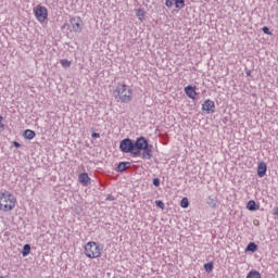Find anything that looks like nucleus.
Masks as SVG:
<instances>
[{
  "label": "nucleus",
  "instance_id": "obj_1",
  "mask_svg": "<svg viewBox=\"0 0 278 278\" xmlns=\"http://www.w3.org/2000/svg\"><path fill=\"white\" fill-rule=\"evenodd\" d=\"M113 94L117 103H131L134 99V89L125 83H117Z\"/></svg>",
  "mask_w": 278,
  "mask_h": 278
},
{
  "label": "nucleus",
  "instance_id": "obj_2",
  "mask_svg": "<svg viewBox=\"0 0 278 278\" xmlns=\"http://www.w3.org/2000/svg\"><path fill=\"white\" fill-rule=\"evenodd\" d=\"M135 157H142V160H151L153 157V144L149 143V139L140 137L139 146L137 147Z\"/></svg>",
  "mask_w": 278,
  "mask_h": 278
},
{
  "label": "nucleus",
  "instance_id": "obj_3",
  "mask_svg": "<svg viewBox=\"0 0 278 278\" xmlns=\"http://www.w3.org/2000/svg\"><path fill=\"white\" fill-rule=\"evenodd\" d=\"M16 207V198L9 191L0 192V210L12 212Z\"/></svg>",
  "mask_w": 278,
  "mask_h": 278
},
{
  "label": "nucleus",
  "instance_id": "obj_4",
  "mask_svg": "<svg viewBox=\"0 0 278 278\" xmlns=\"http://www.w3.org/2000/svg\"><path fill=\"white\" fill-rule=\"evenodd\" d=\"M140 144V137L136 139V141L131 140L130 138L123 139L119 142V149L122 153H130L132 157L138 155V146Z\"/></svg>",
  "mask_w": 278,
  "mask_h": 278
},
{
  "label": "nucleus",
  "instance_id": "obj_5",
  "mask_svg": "<svg viewBox=\"0 0 278 278\" xmlns=\"http://www.w3.org/2000/svg\"><path fill=\"white\" fill-rule=\"evenodd\" d=\"M101 251H103V247L94 241H90L85 245V255L89 257V260L101 257Z\"/></svg>",
  "mask_w": 278,
  "mask_h": 278
},
{
  "label": "nucleus",
  "instance_id": "obj_6",
  "mask_svg": "<svg viewBox=\"0 0 278 278\" xmlns=\"http://www.w3.org/2000/svg\"><path fill=\"white\" fill-rule=\"evenodd\" d=\"M35 16L37 21H40V23H43V21H47L49 16V11H47V7L37 5L35 9Z\"/></svg>",
  "mask_w": 278,
  "mask_h": 278
},
{
  "label": "nucleus",
  "instance_id": "obj_7",
  "mask_svg": "<svg viewBox=\"0 0 278 278\" xmlns=\"http://www.w3.org/2000/svg\"><path fill=\"white\" fill-rule=\"evenodd\" d=\"M202 112H204V114H214V112H216V104L214 101L210 99L205 100L202 104Z\"/></svg>",
  "mask_w": 278,
  "mask_h": 278
},
{
  "label": "nucleus",
  "instance_id": "obj_8",
  "mask_svg": "<svg viewBox=\"0 0 278 278\" xmlns=\"http://www.w3.org/2000/svg\"><path fill=\"white\" fill-rule=\"evenodd\" d=\"M73 31L76 34H81V17H72L70 20Z\"/></svg>",
  "mask_w": 278,
  "mask_h": 278
},
{
  "label": "nucleus",
  "instance_id": "obj_9",
  "mask_svg": "<svg viewBox=\"0 0 278 278\" xmlns=\"http://www.w3.org/2000/svg\"><path fill=\"white\" fill-rule=\"evenodd\" d=\"M185 94H187L189 99H197V88L188 85L187 87H185Z\"/></svg>",
  "mask_w": 278,
  "mask_h": 278
},
{
  "label": "nucleus",
  "instance_id": "obj_10",
  "mask_svg": "<svg viewBox=\"0 0 278 278\" xmlns=\"http://www.w3.org/2000/svg\"><path fill=\"white\" fill-rule=\"evenodd\" d=\"M131 167V163L129 162H119L115 168L116 173H125L127 168Z\"/></svg>",
  "mask_w": 278,
  "mask_h": 278
},
{
  "label": "nucleus",
  "instance_id": "obj_11",
  "mask_svg": "<svg viewBox=\"0 0 278 278\" xmlns=\"http://www.w3.org/2000/svg\"><path fill=\"white\" fill-rule=\"evenodd\" d=\"M267 170H268V166L264 162H261L257 166L258 177H265Z\"/></svg>",
  "mask_w": 278,
  "mask_h": 278
},
{
  "label": "nucleus",
  "instance_id": "obj_12",
  "mask_svg": "<svg viewBox=\"0 0 278 278\" xmlns=\"http://www.w3.org/2000/svg\"><path fill=\"white\" fill-rule=\"evenodd\" d=\"M78 181L83 186H88L90 184V176H88V173H81L78 176Z\"/></svg>",
  "mask_w": 278,
  "mask_h": 278
},
{
  "label": "nucleus",
  "instance_id": "obj_13",
  "mask_svg": "<svg viewBox=\"0 0 278 278\" xmlns=\"http://www.w3.org/2000/svg\"><path fill=\"white\" fill-rule=\"evenodd\" d=\"M247 208L250 212H257V210H260V206L257 205V203L255 202V200H250L247 204Z\"/></svg>",
  "mask_w": 278,
  "mask_h": 278
},
{
  "label": "nucleus",
  "instance_id": "obj_14",
  "mask_svg": "<svg viewBox=\"0 0 278 278\" xmlns=\"http://www.w3.org/2000/svg\"><path fill=\"white\" fill-rule=\"evenodd\" d=\"M24 138H26V140H34V138H36V131L31 129H26L24 131Z\"/></svg>",
  "mask_w": 278,
  "mask_h": 278
},
{
  "label": "nucleus",
  "instance_id": "obj_15",
  "mask_svg": "<svg viewBox=\"0 0 278 278\" xmlns=\"http://www.w3.org/2000/svg\"><path fill=\"white\" fill-rule=\"evenodd\" d=\"M206 203H207V205H210L212 208H214V207H216V204L218 203V200L216 199V197L210 195V197L206 199Z\"/></svg>",
  "mask_w": 278,
  "mask_h": 278
},
{
  "label": "nucleus",
  "instance_id": "obj_16",
  "mask_svg": "<svg viewBox=\"0 0 278 278\" xmlns=\"http://www.w3.org/2000/svg\"><path fill=\"white\" fill-rule=\"evenodd\" d=\"M257 251V244L255 242H250L245 248V253H255Z\"/></svg>",
  "mask_w": 278,
  "mask_h": 278
},
{
  "label": "nucleus",
  "instance_id": "obj_17",
  "mask_svg": "<svg viewBox=\"0 0 278 278\" xmlns=\"http://www.w3.org/2000/svg\"><path fill=\"white\" fill-rule=\"evenodd\" d=\"M31 253V245L29 243L24 244L22 250L23 257H27Z\"/></svg>",
  "mask_w": 278,
  "mask_h": 278
},
{
  "label": "nucleus",
  "instance_id": "obj_18",
  "mask_svg": "<svg viewBox=\"0 0 278 278\" xmlns=\"http://www.w3.org/2000/svg\"><path fill=\"white\" fill-rule=\"evenodd\" d=\"M174 5L177 10H184L186 8V0H174Z\"/></svg>",
  "mask_w": 278,
  "mask_h": 278
},
{
  "label": "nucleus",
  "instance_id": "obj_19",
  "mask_svg": "<svg viewBox=\"0 0 278 278\" xmlns=\"http://www.w3.org/2000/svg\"><path fill=\"white\" fill-rule=\"evenodd\" d=\"M247 278H262V274L257 270H251L248 273Z\"/></svg>",
  "mask_w": 278,
  "mask_h": 278
},
{
  "label": "nucleus",
  "instance_id": "obj_20",
  "mask_svg": "<svg viewBox=\"0 0 278 278\" xmlns=\"http://www.w3.org/2000/svg\"><path fill=\"white\" fill-rule=\"evenodd\" d=\"M180 207L184 210L190 207V202L188 201V198H182L180 201Z\"/></svg>",
  "mask_w": 278,
  "mask_h": 278
},
{
  "label": "nucleus",
  "instance_id": "obj_21",
  "mask_svg": "<svg viewBox=\"0 0 278 278\" xmlns=\"http://www.w3.org/2000/svg\"><path fill=\"white\" fill-rule=\"evenodd\" d=\"M204 270L206 273H212L214 270V263L210 262V263L204 264Z\"/></svg>",
  "mask_w": 278,
  "mask_h": 278
},
{
  "label": "nucleus",
  "instance_id": "obj_22",
  "mask_svg": "<svg viewBox=\"0 0 278 278\" xmlns=\"http://www.w3.org/2000/svg\"><path fill=\"white\" fill-rule=\"evenodd\" d=\"M146 14H147V12H144V10H142V9L137 10V16H138L139 21H142V18H144Z\"/></svg>",
  "mask_w": 278,
  "mask_h": 278
},
{
  "label": "nucleus",
  "instance_id": "obj_23",
  "mask_svg": "<svg viewBox=\"0 0 278 278\" xmlns=\"http://www.w3.org/2000/svg\"><path fill=\"white\" fill-rule=\"evenodd\" d=\"M61 65L64 67V68H70L71 66V61L66 60V59H63L61 60Z\"/></svg>",
  "mask_w": 278,
  "mask_h": 278
},
{
  "label": "nucleus",
  "instance_id": "obj_24",
  "mask_svg": "<svg viewBox=\"0 0 278 278\" xmlns=\"http://www.w3.org/2000/svg\"><path fill=\"white\" fill-rule=\"evenodd\" d=\"M155 205H156V207H160V210H164V207H166V205L164 204V202L162 200H156Z\"/></svg>",
  "mask_w": 278,
  "mask_h": 278
},
{
  "label": "nucleus",
  "instance_id": "obj_25",
  "mask_svg": "<svg viewBox=\"0 0 278 278\" xmlns=\"http://www.w3.org/2000/svg\"><path fill=\"white\" fill-rule=\"evenodd\" d=\"M263 34H266L267 36H273V33L270 31V28L268 26H264L262 28Z\"/></svg>",
  "mask_w": 278,
  "mask_h": 278
},
{
  "label": "nucleus",
  "instance_id": "obj_26",
  "mask_svg": "<svg viewBox=\"0 0 278 278\" xmlns=\"http://www.w3.org/2000/svg\"><path fill=\"white\" fill-rule=\"evenodd\" d=\"M152 184L155 188H160V178H153Z\"/></svg>",
  "mask_w": 278,
  "mask_h": 278
},
{
  "label": "nucleus",
  "instance_id": "obj_27",
  "mask_svg": "<svg viewBox=\"0 0 278 278\" xmlns=\"http://www.w3.org/2000/svg\"><path fill=\"white\" fill-rule=\"evenodd\" d=\"M166 8H173V0H165Z\"/></svg>",
  "mask_w": 278,
  "mask_h": 278
},
{
  "label": "nucleus",
  "instance_id": "obj_28",
  "mask_svg": "<svg viewBox=\"0 0 278 278\" xmlns=\"http://www.w3.org/2000/svg\"><path fill=\"white\" fill-rule=\"evenodd\" d=\"M0 127L1 129H5V125H3V116L0 115Z\"/></svg>",
  "mask_w": 278,
  "mask_h": 278
},
{
  "label": "nucleus",
  "instance_id": "obj_29",
  "mask_svg": "<svg viewBox=\"0 0 278 278\" xmlns=\"http://www.w3.org/2000/svg\"><path fill=\"white\" fill-rule=\"evenodd\" d=\"M13 147H15L16 149H21V143L17 141H13Z\"/></svg>",
  "mask_w": 278,
  "mask_h": 278
},
{
  "label": "nucleus",
  "instance_id": "obj_30",
  "mask_svg": "<svg viewBox=\"0 0 278 278\" xmlns=\"http://www.w3.org/2000/svg\"><path fill=\"white\" fill-rule=\"evenodd\" d=\"M91 138H101V135L98 132H92Z\"/></svg>",
  "mask_w": 278,
  "mask_h": 278
},
{
  "label": "nucleus",
  "instance_id": "obj_31",
  "mask_svg": "<svg viewBox=\"0 0 278 278\" xmlns=\"http://www.w3.org/2000/svg\"><path fill=\"white\" fill-rule=\"evenodd\" d=\"M274 216H276V218H278V206L274 208Z\"/></svg>",
  "mask_w": 278,
  "mask_h": 278
},
{
  "label": "nucleus",
  "instance_id": "obj_32",
  "mask_svg": "<svg viewBox=\"0 0 278 278\" xmlns=\"http://www.w3.org/2000/svg\"><path fill=\"white\" fill-rule=\"evenodd\" d=\"M106 201H114V195H109V197L106 198Z\"/></svg>",
  "mask_w": 278,
  "mask_h": 278
},
{
  "label": "nucleus",
  "instance_id": "obj_33",
  "mask_svg": "<svg viewBox=\"0 0 278 278\" xmlns=\"http://www.w3.org/2000/svg\"><path fill=\"white\" fill-rule=\"evenodd\" d=\"M253 223L256 227H260V220L255 219Z\"/></svg>",
  "mask_w": 278,
  "mask_h": 278
},
{
  "label": "nucleus",
  "instance_id": "obj_34",
  "mask_svg": "<svg viewBox=\"0 0 278 278\" xmlns=\"http://www.w3.org/2000/svg\"><path fill=\"white\" fill-rule=\"evenodd\" d=\"M247 75H248V77H250V75H251V71H248V72H247Z\"/></svg>",
  "mask_w": 278,
  "mask_h": 278
}]
</instances>
